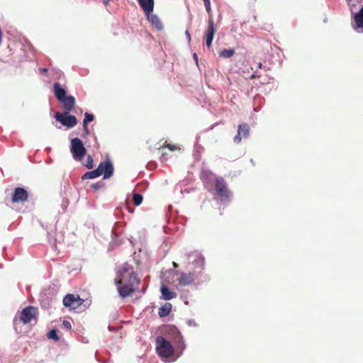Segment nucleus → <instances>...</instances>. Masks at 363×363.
I'll list each match as a JSON object with an SVG mask.
<instances>
[{
  "mask_svg": "<svg viewBox=\"0 0 363 363\" xmlns=\"http://www.w3.org/2000/svg\"><path fill=\"white\" fill-rule=\"evenodd\" d=\"M116 284L118 285L119 295L125 298L131 296L138 290L140 280L133 267L128 263H125L117 272Z\"/></svg>",
  "mask_w": 363,
  "mask_h": 363,
  "instance_id": "1",
  "label": "nucleus"
},
{
  "mask_svg": "<svg viewBox=\"0 0 363 363\" xmlns=\"http://www.w3.org/2000/svg\"><path fill=\"white\" fill-rule=\"evenodd\" d=\"M113 173V167L110 161H106L104 162H101L98 166L97 169L86 172L82 177V179H95L102 174H104V179L110 178Z\"/></svg>",
  "mask_w": 363,
  "mask_h": 363,
  "instance_id": "2",
  "label": "nucleus"
},
{
  "mask_svg": "<svg viewBox=\"0 0 363 363\" xmlns=\"http://www.w3.org/2000/svg\"><path fill=\"white\" fill-rule=\"evenodd\" d=\"M156 351L158 355L163 358H169L174 352L171 343L162 336L156 338Z\"/></svg>",
  "mask_w": 363,
  "mask_h": 363,
  "instance_id": "3",
  "label": "nucleus"
},
{
  "mask_svg": "<svg viewBox=\"0 0 363 363\" xmlns=\"http://www.w3.org/2000/svg\"><path fill=\"white\" fill-rule=\"evenodd\" d=\"M70 151L73 158L77 161H82L86 153L82 140L77 138L72 139Z\"/></svg>",
  "mask_w": 363,
  "mask_h": 363,
  "instance_id": "4",
  "label": "nucleus"
},
{
  "mask_svg": "<svg viewBox=\"0 0 363 363\" xmlns=\"http://www.w3.org/2000/svg\"><path fill=\"white\" fill-rule=\"evenodd\" d=\"M215 189L221 200H227L230 198V191H229L227 184L223 178L218 177L216 179Z\"/></svg>",
  "mask_w": 363,
  "mask_h": 363,
  "instance_id": "5",
  "label": "nucleus"
},
{
  "mask_svg": "<svg viewBox=\"0 0 363 363\" xmlns=\"http://www.w3.org/2000/svg\"><path fill=\"white\" fill-rule=\"evenodd\" d=\"M84 302L78 294H68L63 298V304L65 307L72 310L79 308Z\"/></svg>",
  "mask_w": 363,
  "mask_h": 363,
  "instance_id": "6",
  "label": "nucleus"
},
{
  "mask_svg": "<svg viewBox=\"0 0 363 363\" xmlns=\"http://www.w3.org/2000/svg\"><path fill=\"white\" fill-rule=\"evenodd\" d=\"M38 309L33 306L26 307L19 315V320L23 324L29 323L33 319L36 320Z\"/></svg>",
  "mask_w": 363,
  "mask_h": 363,
  "instance_id": "7",
  "label": "nucleus"
},
{
  "mask_svg": "<svg viewBox=\"0 0 363 363\" xmlns=\"http://www.w3.org/2000/svg\"><path fill=\"white\" fill-rule=\"evenodd\" d=\"M55 118L57 121L60 122L63 125L67 128H72L77 123V118L74 116L69 115V112L57 113Z\"/></svg>",
  "mask_w": 363,
  "mask_h": 363,
  "instance_id": "8",
  "label": "nucleus"
},
{
  "mask_svg": "<svg viewBox=\"0 0 363 363\" xmlns=\"http://www.w3.org/2000/svg\"><path fill=\"white\" fill-rule=\"evenodd\" d=\"M29 193L22 187H16L13 190L11 201L13 203H23L28 201Z\"/></svg>",
  "mask_w": 363,
  "mask_h": 363,
  "instance_id": "9",
  "label": "nucleus"
},
{
  "mask_svg": "<svg viewBox=\"0 0 363 363\" xmlns=\"http://www.w3.org/2000/svg\"><path fill=\"white\" fill-rule=\"evenodd\" d=\"M216 31V28L214 24L213 19L212 18H210L208 20V28L205 34L206 44L208 48L211 47L212 41Z\"/></svg>",
  "mask_w": 363,
  "mask_h": 363,
  "instance_id": "10",
  "label": "nucleus"
},
{
  "mask_svg": "<svg viewBox=\"0 0 363 363\" xmlns=\"http://www.w3.org/2000/svg\"><path fill=\"white\" fill-rule=\"evenodd\" d=\"M250 135V126L247 123H242L238 125V133L234 138V142L239 143L242 138H246Z\"/></svg>",
  "mask_w": 363,
  "mask_h": 363,
  "instance_id": "11",
  "label": "nucleus"
},
{
  "mask_svg": "<svg viewBox=\"0 0 363 363\" xmlns=\"http://www.w3.org/2000/svg\"><path fill=\"white\" fill-rule=\"evenodd\" d=\"M189 259L193 258L192 263L196 266L201 268V269H203L204 266V257L201 255V253H199L197 251L192 252L188 255Z\"/></svg>",
  "mask_w": 363,
  "mask_h": 363,
  "instance_id": "12",
  "label": "nucleus"
},
{
  "mask_svg": "<svg viewBox=\"0 0 363 363\" xmlns=\"http://www.w3.org/2000/svg\"><path fill=\"white\" fill-rule=\"evenodd\" d=\"M194 280V274L191 272H181L178 282L180 286H185L191 284Z\"/></svg>",
  "mask_w": 363,
  "mask_h": 363,
  "instance_id": "13",
  "label": "nucleus"
},
{
  "mask_svg": "<svg viewBox=\"0 0 363 363\" xmlns=\"http://www.w3.org/2000/svg\"><path fill=\"white\" fill-rule=\"evenodd\" d=\"M138 2L145 14L152 12L154 9V0H138Z\"/></svg>",
  "mask_w": 363,
  "mask_h": 363,
  "instance_id": "14",
  "label": "nucleus"
},
{
  "mask_svg": "<svg viewBox=\"0 0 363 363\" xmlns=\"http://www.w3.org/2000/svg\"><path fill=\"white\" fill-rule=\"evenodd\" d=\"M62 103L65 111L69 112L72 111L75 104V99L72 96H66L64 99L60 101Z\"/></svg>",
  "mask_w": 363,
  "mask_h": 363,
  "instance_id": "15",
  "label": "nucleus"
},
{
  "mask_svg": "<svg viewBox=\"0 0 363 363\" xmlns=\"http://www.w3.org/2000/svg\"><path fill=\"white\" fill-rule=\"evenodd\" d=\"M147 19L152 23L153 26H155L158 30H160L163 28V23L161 21L160 18L155 14L148 13L146 14Z\"/></svg>",
  "mask_w": 363,
  "mask_h": 363,
  "instance_id": "16",
  "label": "nucleus"
},
{
  "mask_svg": "<svg viewBox=\"0 0 363 363\" xmlns=\"http://www.w3.org/2000/svg\"><path fill=\"white\" fill-rule=\"evenodd\" d=\"M54 94L56 98L60 101L66 96V91L59 82H55L53 86Z\"/></svg>",
  "mask_w": 363,
  "mask_h": 363,
  "instance_id": "17",
  "label": "nucleus"
},
{
  "mask_svg": "<svg viewBox=\"0 0 363 363\" xmlns=\"http://www.w3.org/2000/svg\"><path fill=\"white\" fill-rule=\"evenodd\" d=\"M169 332L174 335L173 340L180 348L183 347V339L181 333L175 328H169Z\"/></svg>",
  "mask_w": 363,
  "mask_h": 363,
  "instance_id": "18",
  "label": "nucleus"
},
{
  "mask_svg": "<svg viewBox=\"0 0 363 363\" xmlns=\"http://www.w3.org/2000/svg\"><path fill=\"white\" fill-rule=\"evenodd\" d=\"M162 298L164 300H171L177 297V294L169 289L168 287L162 286L160 289Z\"/></svg>",
  "mask_w": 363,
  "mask_h": 363,
  "instance_id": "19",
  "label": "nucleus"
},
{
  "mask_svg": "<svg viewBox=\"0 0 363 363\" xmlns=\"http://www.w3.org/2000/svg\"><path fill=\"white\" fill-rule=\"evenodd\" d=\"M172 310V304L166 303L164 306L159 308L158 314L160 317L167 316Z\"/></svg>",
  "mask_w": 363,
  "mask_h": 363,
  "instance_id": "20",
  "label": "nucleus"
},
{
  "mask_svg": "<svg viewBox=\"0 0 363 363\" xmlns=\"http://www.w3.org/2000/svg\"><path fill=\"white\" fill-rule=\"evenodd\" d=\"M354 21L357 28H363V6L359 12L354 16Z\"/></svg>",
  "mask_w": 363,
  "mask_h": 363,
  "instance_id": "21",
  "label": "nucleus"
},
{
  "mask_svg": "<svg viewBox=\"0 0 363 363\" xmlns=\"http://www.w3.org/2000/svg\"><path fill=\"white\" fill-rule=\"evenodd\" d=\"M218 55L223 58H230L235 55V50L224 48L218 52Z\"/></svg>",
  "mask_w": 363,
  "mask_h": 363,
  "instance_id": "22",
  "label": "nucleus"
},
{
  "mask_svg": "<svg viewBox=\"0 0 363 363\" xmlns=\"http://www.w3.org/2000/svg\"><path fill=\"white\" fill-rule=\"evenodd\" d=\"M143 200V197L140 194H133V201L135 206H139L142 203Z\"/></svg>",
  "mask_w": 363,
  "mask_h": 363,
  "instance_id": "23",
  "label": "nucleus"
},
{
  "mask_svg": "<svg viewBox=\"0 0 363 363\" xmlns=\"http://www.w3.org/2000/svg\"><path fill=\"white\" fill-rule=\"evenodd\" d=\"M48 337L49 339H52L54 340L55 341H58L60 340V337L58 336L57 335V330L55 329H52L48 333Z\"/></svg>",
  "mask_w": 363,
  "mask_h": 363,
  "instance_id": "24",
  "label": "nucleus"
},
{
  "mask_svg": "<svg viewBox=\"0 0 363 363\" xmlns=\"http://www.w3.org/2000/svg\"><path fill=\"white\" fill-rule=\"evenodd\" d=\"M84 116L85 117L83 121V123H88L91 122L94 120V116L87 112L85 113Z\"/></svg>",
  "mask_w": 363,
  "mask_h": 363,
  "instance_id": "25",
  "label": "nucleus"
},
{
  "mask_svg": "<svg viewBox=\"0 0 363 363\" xmlns=\"http://www.w3.org/2000/svg\"><path fill=\"white\" fill-rule=\"evenodd\" d=\"M93 159L91 155H88L86 163L84 164L85 167H86L89 169H91L93 167Z\"/></svg>",
  "mask_w": 363,
  "mask_h": 363,
  "instance_id": "26",
  "label": "nucleus"
},
{
  "mask_svg": "<svg viewBox=\"0 0 363 363\" xmlns=\"http://www.w3.org/2000/svg\"><path fill=\"white\" fill-rule=\"evenodd\" d=\"M164 147H167L172 151H174L176 150H179V148L178 147H177L176 145H171L169 143H167V142H165V143L162 147V148H164Z\"/></svg>",
  "mask_w": 363,
  "mask_h": 363,
  "instance_id": "27",
  "label": "nucleus"
},
{
  "mask_svg": "<svg viewBox=\"0 0 363 363\" xmlns=\"http://www.w3.org/2000/svg\"><path fill=\"white\" fill-rule=\"evenodd\" d=\"M203 1L204 6L206 7V11L208 12V13L210 14L211 12L210 0H203Z\"/></svg>",
  "mask_w": 363,
  "mask_h": 363,
  "instance_id": "28",
  "label": "nucleus"
},
{
  "mask_svg": "<svg viewBox=\"0 0 363 363\" xmlns=\"http://www.w3.org/2000/svg\"><path fill=\"white\" fill-rule=\"evenodd\" d=\"M62 325L67 330H70L72 329V325L68 320H63Z\"/></svg>",
  "mask_w": 363,
  "mask_h": 363,
  "instance_id": "29",
  "label": "nucleus"
},
{
  "mask_svg": "<svg viewBox=\"0 0 363 363\" xmlns=\"http://www.w3.org/2000/svg\"><path fill=\"white\" fill-rule=\"evenodd\" d=\"M91 186L95 190H99V189H101L102 187V184L101 183L98 182V183L93 184Z\"/></svg>",
  "mask_w": 363,
  "mask_h": 363,
  "instance_id": "30",
  "label": "nucleus"
},
{
  "mask_svg": "<svg viewBox=\"0 0 363 363\" xmlns=\"http://www.w3.org/2000/svg\"><path fill=\"white\" fill-rule=\"evenodd\" d=\"M83 128H84V130L85 133L86 135H89V129H88V127H87V123H83Z\"/></svg>",
  "mask_w": 363,
  "mask_h": 363,
  "instance_id": "31",
  "label": "nucleus"
},
{
  "mask_svg": "<svg viewBox=\"0 0 363 363\" xmlns=\"http://www.w3.org/2000/svg\"><path fill=\"white\" fill-rule=\"evenodd\" d=\"M186 37L188 38L189 40H190L191 39V35H190V33L188 30L186 31Z\"/></svg>",
  "mask_w": 363,
  "mask_h": 363,
  "instance_id": "32",
  "label": "nucleus"
},
{
  "mask_svg": "<svg viewBox=\"0 0 363 363\" xmlns=\"http://www.w3.org/2000/svg\"><path fill=\"white\" fill-rule=\"evenodd\" d=\"M172 265H173V267H174V268H177V267H178V264H177V263H176L175 262H173Z\"/></svg>",
  "mask_w": 363,
  "mask_h": 363,
  "instance_id": "33",
  "label": "nucleus"
},
{
  "mask_svg": "<svg viewBox=\"0 0 363 363\" xmlns=\"http://www.w3.org/2000/svg\"><path fill=\"white\" fill-rule=\"evenodd\" d=\"M258 67H259V69H261V68L262 67V63L261 62H259L258 63Z\"/></svg>",
  "mask_w": 363,
  "mask_h": 363,
  "instance_id": "34",
  "label": "nucleus"
},
{
  "mask_svg": "<svg viewBox=\"0 0 363 363\" xmlns=\"http://www.w3.org/2000/svg\"><path fill=\"white\" fill-rule=\"evenodd\" d=\"M194 58L195 60H197V55H196V53H194Z\"/></svg>",
  "mask_w": 363,
  "mask_h": 363,
  "instance_id": "35",
  "label": "nucleus"
},
{
  "mask_svg": "<svg viewBox=\"0 0 363 363\" xmlns=\"http://www.w3.org/2000/svg\"><path fill=\"white\" fill-rule=\"evenodd\" d=\"M252 79H254L255 78V74H252V77H251Z\"/></svg>",
  "mask_w": 363,
  "mask_h": 363,
  "instance_id": "36",
  "label": "nucleus"
},
{
  "mask_svg": "<svg viewBox=\"0 0 363 363\" xmlns=\"http://www.w3.org/2000/svg\"><path fill=\"white\" fill-rule=\"evenodd\" d=\"M47 70V69H43V72H46Z\"/></svg>",
  "mask_w": 363,
  "mask_h": 363,
  "instance_id": "37",
  "label": "nucleus"
}]
</instances>
